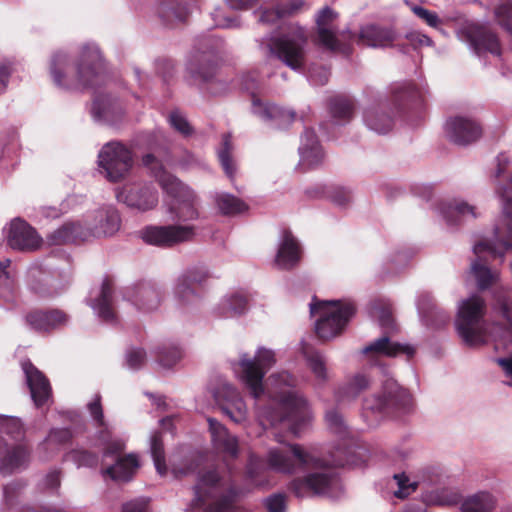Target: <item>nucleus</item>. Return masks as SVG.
<instances>
[{
	"label": "nucleus",
	"mask_w": 512,
	"mask_h": 512,
	"mask_svg": "<svg viewBox=\"0 0 512 512\" xmlns=\"http://www.w3.org/2000/svg\"><path fill=\"white\" fill-rule=\"evenodd\" d=\"M267 463L277 472L297 475L287 488L298 499L316 496L338 498L342 485L334 468L354 464L353 461L344 462L333 456H323L315 448L300 444L270 449Z\"/></svg>",
	"instance_id": "obj_1"
},
{
	"label": "nucleus",
	"mask_w": 512,
	"mask_h": 512,
	"mask_svg": "<svg viewBox=\"0 0 512 512\" xmlns=\"http://www.w3.org/2000/svg\"><path fill=\"white\" fill-rule=\"evenodd\" d=\"M496 161L495 177L498 179L497 194L502 212L494 223L492 238L478 241L473 246L476 259L471 263V272L480 289H487L499 280V272L486 265V257L500 258L503 262L505 254L512 249V174L507 177L508 184L504 185L509 158L506 154H499Z\"/></svg>",
	"instance_id": "obj_2"
},
{
	"label": "nucleus",
	"mask_w": 512,
	"mask_h": 512,
	"mask_svg": "<svg viewBox=\"0 0 512 512\" xmlns=\"http://www.w3.org/2000/svg\"><path fill=\"white\" fill-rule=\"evenodd\" d=\"M271 402L259 408L260 424L267 428L288 422L291 433L299 437L312 419L307 400L296 389V379L287 371L273 373L268 380Z\"/></svg>",
	"instance_id": "obj_3"
},
{
	"label": "nucleus",
	"mask_w": 512,
	"mask_h": 512,
	"mask_svg": "<svg viewBox=\"0 0 512 512\" xmlns=\"http://www.w3.org/2000/svg\"><path fill=\"white\" fill-rule=\"evenodd\" d=\"M102 57L98 46L87 43L82 46L79 59L75 66L64 50L53 52L48 60V73L53 84L64 90L83 87H94L103 76Z\"/></svg>",
	"instance_id": "obj_4"
},
{
	"label": "nucleus",
	"mask_w": 512,
	"mask_h": 512,
	"mask_svg": "<svg viewBox=\"0 0 512 512\" xmlns=\"http://www.w3.org/2000/svg\"><path fill=\"white\" fill-rule=\"evenodd\" d=\"M242 492L235 484L230 468H206L198 473L190 509L200 508L204 512H246L234 505L235 499Z\"/></svg>",
	"instance_id": "obj_5"
},
{
	"label": "nucleus",
	"mask_w": 512,
	"mask_h": 512,
	"mask_svg": "<svg viewBox=\"0 0 512 512\" xmlns=\"http://www.w3.org/2000/svg\"><path fill=\"white\" fill-rule=\"evenodd\" d=\"M142 162L150 169L162 190L171 198L167 203V211L172 219L181 222L198 219V198L195 193L177 177L167 172L153 154L145 155Z\"/></svg>",
	"instance_id": "obj_6"
},
{
	"label": "nucleus",
	"mask_w": 512,
	"mask_h": 512,
	"mask_svg": "<svg viewBox=\"0 0 512 512\" xmlns=\"http://www.w3.org/2000/svg\"><path fill=\"white\" fill-rule=\"evenodd\" d=\"M413 409L412 394L388 376L382 383L380 393L364 398L361 416L369 427H374L385 417L409 414Z\"/></svg>",
	"instance_id": "obj_7"
},
{
	"label": "nucleus",
	"mask_w": 512,
	"mask_h": 512,
	"mask_svg": "<svg viewBox=\"0 0 512 512\" xmlns=\"http://www.w3.org/2000/svg\"><path fill=\"white\" fill-rule=\"evenodd\" d=\"M222 41L207 39L189 56L186 71L195 83L206 85L208 93L220 96L229 90L227 82L215 79Z\"/></svg>",
	"instance_id": "obj_8"
},
{
	"label": "nucleus",
	"mask_w": 512,
	"mask_h": 512,
	"mask_svg": "<svg viewBox=\"0 0 512 512\" xmlns=\"http://www.w3.org/2000/svg\"><path fill=\"white\" fill-rule=\"evenodd\" d=\"M307 41L306 30L296 23H289L282 33L262 38L259 45L292 70L300 71L306 62Z\"/></svg>",
	"instance_id": "obj_9"
},
{
	"label": "nucleus",
	"mask_w": 512,
	"mask_h": 512,
	"mask_svg": "<svg viewBox=\"0 0 512 512\" xmlns=\"http://www.w3.org/2000/svg\"><path fill=\"white\" fill-rule=\"evenodd\" d=\"M312 316L318 315L315 330L322 340L339 336L354 316L356 308L351 301H319L309 304Z\"/></svg>",
	"instance_id": "obj_10"
},
{
	"label": "nucleus",
	"mask_w": 512,
	"mask_h": 512,
	"mask_svg": "<svg viewBox=\"0 0 512 512\" xmlns=\"http://www.w3.org/2000/svg\"><path fill=\"white\" fill-rule=\"evenodd\" d=\"M276 354L272 349L258 347L254 356L242 353L233 369L249 393L258 399L264 393L263 379L276 364Z\"/></svg>",
	"instance_id": "obj_11"
},
{
	"label": "nucleus",
	"mask_w": 512,
	"mask_h": 512,
	"mask_svg": "<svg viewBox=\"0 0 512 512\" xmlns=\"http://www.w3.org/2000/svg\"><path fill=\"white\" fill-rule=\"evenodd\" d=\"M485 302L473 295L462 300L458 306L455 326L463 342L468 346H478L486 341Z\"/></svg>",
	"instance_id": "obj_12"
},
{
	"label": "nucleus",
	"mask_w": 512,
	"mask_h": 512,
	"mask_svg": "<svg viewBox=\"0 0 512 512\" xmlns=\"http://www.w3.org/2000/svg\"><path fill=\"white\" fill-rule=\"evenodd\" d=\"M100 173L110 182L124 179L133 166L132 152L122 143H106L98 154Z\"/></svg>",
	"instance_id": "obj_13"
},
{
	"label": "nucleus",
	"mask_w": 512,
	"mask_h": 512,
	"mask_svg": "<svg viewBox=\"0 0 512 512\" xmlns=\"http://www.w3.org/2000/svg\"><path fill=\"white\" fill-rule=\"evenodd\" d=\"M140 238L148 245L170 248L191 241L195 228L191 225H147L139 231Z\"/></svg>",
	"instance_id": "obj_14"
},
{
	"label": "nucleus",
	"mask_w": 512,
	"mask_h": 512,
	"mask_svg": "<svg viewBox=\"0 0 512 512\" xmlns=\"http://www.w3.org/2000/svg\"><path fill=\"white\" fill-rule=\"evenodd\" d=\"M117 200L129 209L146 213L154 210L159 204L157 188L149 182H134L122 186L116 192Z\"/></svg>",
	"instance_id": "obj_15"
},
{
	"label": "nucleus",
	"mask_w": 512,
	"mask_h": 512,
	"mask_svg": "<svg viewBox=\"0 0 512 512\" xmlns=\"http://www.w3.org/2000/svg\"><path fill=\"white\" fill-rule=\"evenodd\" d=\"M437 211L445 224L450 228H458L480 218V209L463 198L442 200L438 203Z\"/></svg>",
	"instance_id": "obj_16"
},
{
	"label": "nucleus",
	"mask_w": 512,
	"mask_h": 512,
	"mask_svg": "<svg viewBox=\"0 0 512 512\" xmlns=\"http://www.w3.org/2000/svg\"><path fill=\"white\" fill-rule=\"evenodd\" d=\"M210 278V272L204 265H196L183 271L176 279L174 295L183 304H192L200 300L201 294L196 286H201Z\"/></svg>",
	"instance_id": "obj_17"
},
{
	"label": "nucleus",
	"mask_w": 512,
	"mask_h": 512,
	"mask_svg": "<svg viewBox=\"0 0 512 512\" xmlns=\"http://www.w3.org/2000/svg\"><path fill=\"white\" fill-rule=\"evenodd\" d=\"M251 111L261 121L278 130L288 129L297 118L293 109L264 102L258 96H253Z\"/></svg>",
	"instance_id": "obj_18"
},
{
	"label": "nucleus",
	"mask_w": 512,
	"mask_h": 512,
	"mask_svg": "<svg viewBox=\"0 0 512 512\" xmlns=\"http://www.w3.org/2000/svg\"><path fill=\"white\" fill-rule=\"evenodd\" d=\"M446 137L456 145L467 146L482 136L480 123L469 116L457 115L449 117L444 125Z\"/></svg>",
	"instance_id": "obj_19"
},
{
	"label": "nucleus",
	"mask_w": 512,
	"mask_h": 512,
	"mask_svg": "<svg viewBox=\"0 0 512 512\" xmlns=\"http://www.w3.org/2000/svg\"><path fill=\"white\" fill-rule=\"evenodd\" d=\"M31 449L25 442L0 444V474L9 476L28 468Z\"/></svg>",
	"instance_id": "obj_20"
},
{
	"label": "nucleus",
	"mask_w": 512,
	"mask_h": 512,
	"mask_svg": "<svg viewBox=\"0 0 512 512\" xmlns=\"http://www.w3.org/2000/svg\"><path fill=\"white\" fill-rule=\"evenodd\" d=\"M91 237L111 236L121 224L120 215L113 206H104L85 218Z\"/></svg>",
	"instance_id": "obj_21"
},
{
	"label": "nucleus",
	"mask_w": 512,
	"mask_h": 512,
	"mask_svg": "<svg viewBox=\"0 0 512 512\" xmlns=\"http://www.w3.org/2000/svg\"><path fill=\"white\" fill-rule=\"evenodd\" d=\"M215 400L222 406L223 412L235 423L247 419L248 410L239 392L228 383H223L214 393Z\"/></svg>",
	"instance_id": "obj_22"
},
{
	"label": "nucleus",
	"mask_w": 512,
	"mask_h": 512,
	"mask_svg": "<svg viewBox=\"0 0 512 512\" xmlns=\"http://www.w3.org/2000/svg\"><path fill=\"white\" fill-rule=\"evenodd\" d=\"M7 240L12 249L21 251L35 250L42 242L36 230L27 222L18 218L11 221Z\"/></svg>",
	"instance_id": "obj_23"
},
{
	"label": "nucleus",
	"mask_w": 512,
	"mask_h": 512,
	"mask_svg": "<svg viewBox=\"0 0 512 512\" xmlns=\"http://www.w3.org/2000/svg\"><path fill=\"white\" fill-rule=\"evenodd\" d=\"M207 422L213 449L224 457L236 458L239 454L238 438L215 418L208 417Z\"/></svg>",
	"instance_id": "obj_24"
},
{
	"label": "nucleus",
	"mask_w": 512,
	"mask_h": 512,
	"mask_svg": "<svg viewBox=\"0 0 512 512\" xmlns=\"http://www.w3.org/2000/svg\"><path fill=\"white\" fill-rule=\"evenodd\" d=\"M88 304L102 321L109 324L116 322L111 280L104 279L101 287L90 293Z\"/></svg>",
	"instance_id": "obj_25"
},
{
	"label": "nucleus",
	"mask_w": 512,
	"mask_h": 512,
	"mask_svg": "<svg viewBox=\"0 0 512 512\" xmlns=\"http://www.w3.org/2000/svg\"><path fill=\"white\" fill-rule=\"evenodd\" d=\"M90 238V230L86 220L67 221L53 230L46 237L50 245H65L86 241Z\"/></svg>",
	"instance_id": "obj_26"
},
{
	"label": "nucleus",
	"mask_w": 512,
	"mask_h": 512,
	"mask_svg": "<svg viewBox=\"0 0 512 512\" xmlns=\"http://www.w3.org/2000/svg\"><path fill=\"white\" fill-rule=\"evenodd\" d=\"M398 33L393 26L376 23L366 24L359 31V41L372 48L391 47L397 40Z\"/></svg>",
	"instance_id": "obj_27"
},
{
	"label": "nucleus",
	"mask_w": 512,
	"mask_h": 512,
	"mask_svg": "<svg viewBox=\"0 0 512 512\" xmlns=\"http://www.w3.org/2000/svg\"><path fill=\"white\" fill-rule=\"evenodd\" d=\"M21 366L35 405L39 407L45 404L51 396L49 380L30 361H23Z\"/></svg>",
	"instance_id": "obj_28"
},
{
	"label": "nucleus",
	"mask_w": 512,
	"mask_h": 512,
	"mask_svg": "<svg viewBox=\"0 0 512 512\" xmlns=\"http://www.w3.org/2000/svg\"><path fill=\"white\" fill-rule=\"evenodd\" d=\"M27 325L37 332H50L67 325L69 316L62 310H36L25 317Z\"/></svg>",
	"instance_id": "obj_29"
},
{
	"label": "nucleus",
	"mask_w": 512,
	"mask_h": 512,
	"mask_svg": "<svg viewBox=\"0 0 512 512\" xmlns=\"http://www.w3.org/2000/svg\"><path fill=\"white\" fill-rule=\"evenodd\" d=\"M469 43L478 57L486 53L501 55V46L497 35L486 26H475L469 31Z\"/></svg>",
	"instance_id": "obj_30"
},
{
	"label": "nucleus",
	"mask_w": 512,
	"mask_h": 512,
	"mask_svg": "<svg viewBox=\"0 0 512 512\" xmlns=\"http://www.w3.org/2000/svg\"><path fill=\"white\" fill-rule=\"evenodd\" d=\"M361 353L371 359L379 356L396 357L400 354H405L408 357H412L415 353V350L409 345L393 342L385 333L383 336L375 339L363 347L361 349Z\"/></svg>",
	"instance_id": "obj_31"
},
{
	"label": "nucleus",
	"mask_w": 512,
	"mask_h": 512,
	"mask_svg": "<svg viewBox=\"0 0 512 512\" xmlns=\"http://www.w3.org/2000/svg\"><path fill=\"white\" fill-rule=\"evenodd\" d=\"M337 14L330 9L325 7L321 9L316 18L317 24V43L329 50H337L339 48V42L336 37V28L334 26V20Z\"/></svg>",
	"instance_id": "obj_32"
},
{
	"label": "nucleus",
	"mask_w": 512,
	"mask_h": 512,
	"mask_svg": "<svg viewBox=\"0 0 512 512\" xmlns=\"http://www.w3.org/2000/svg\"><path fill=\"white\" fill-rule=\"evenodd\" d=\"M363 121L369 130L377 134H387L394 126L393 114L383 103L367 107L363 113Z\"/></svg>",
	"instance_id": "obj_33"
},
{
	"label": "nucleus",
	"mask_w": 512,
	"mask_h": 512,
	"mask_svg": "<svg viewBox=\"0 0 512 512\" xmlns=\"http://www.w3.org/2000/svg\"><path fill=\"white\" fill-rule=\"evenodd\" d=\"M122 114L121 104L111 94L100 92L95 96L92 106V115L95 120L114 124Z\"/></svg>",
	"instance_id": "obj_34"
},
{
	"label": "nucleus",
	"mask_w": 512,
	"mask_h": 512,
	"mask_svg": "<svg viewBox=\"0 0 512 512\" xmlns=\"http://www.w3.org/2000/svg\"><path fill=\"white\" fill-rule=\"evenodd\" d=\"M196 0H165L157 7V14L165 25L184 22Z\"/></svg>",
	"instance_id": "obj_35"
},
{
	"label": "nucleus",
	"mask_w": 512,
	"mask_h": 512,
	"mask_svg": "<svg viewBox=\"0 0 512 512\" xmlns=\"http://www.w3.org/2000/svg\"><path fill=\"white\" fill-rule=\"evenodd\" d=\"M301 258V248L296 238L289 231H284L276 254V265L281 269H291Z\"/></svg>",
	"instance_id": "obj_36"
},
{
	"label": "nucleus",
	"mask_w": 512,
	"mask_h": 512,
	"mask_svg": "<svg viewBox=\"0 0 512 512\" xmlns=\"http://www.w3.org/2000/svg\"><path fill=\"white\" fill-rule=\"evenodd\" d=\"M416 304L419 316L427 326L438 327L446 324L450 319L445 311L437 307L429 292H420Z\"/></svg>",
	"instance_id": "obj_37"
},
{
	"label": "nucleus",
	"mask_w": 512,
	"mask_h": 512,
	"mask_svg": "<svg viewBox=\"0 0 512 512\" xmlns=\"http://www.w3.org/2000/svg\"><path fill=\"white\" fill-rule=\"evenodd\" d=\"M303 5V0H288L282 3L262 6L259 10L255 11V15L260 23L273 24L286 16L298 12Z\"/></svg>",
	"instance_id": "obj_38"
},
{
	"label": "nucleus",
	"mask_w": 512,
	"mask_h": 512,
	"mask_svg": "<svg viewBox=\"0 0 512 512\" xmlns=\"http://www.w3.org/2000/svg\"><path fill=\"white\" fill-rule=\"evenodd\" d=\"M248 308L247 295L242 292H232L221 298L214 308V313L219 318L228 319L245 314Z\"/></svg>",
	"instance_id": "obj_39"
},
{
	"label": "nucleus",
	"mask_w": 512,
	"mask_h": 512,
	"mask_svg": "<svg viewBox=\"0 0 512 512\" xmlns=\"http://www.w3.org/2000/svg\"><path fill=\"white\" fill-rule=\"evenodd\" d=\"M370 379L363 373L353 375L344 385L339 386L334 398L338 406H344L355 401L358 396L370 387Z\"/></svg>",
	"instance_id": "obj_40"
},
{
	"label": "nucleus",
	"mask_w": 512,
	"mask_h": 512,
	"mask_svg": "<svg viewBox=\"0 0 512 512\" xmlns=\"http://www.w3.org/2000/svg\"><path fill=\"white\" fill-rule=\"evenodd\" d=\"M497 497L487 490H481L466 496L460 505L461 512H494Z\"/></svg>",
	"instance_id": "obj_41"
},
{
	"label": "nucleus",
	"mask_w": 512,
	"mask_h": 512,
	"mask_svg": "<svg viewBox=\"0 0 512 512\" xmlns=\"http://www.w3.org/2000/svg\"><path fill=\"white\" fill-rule=\"evenodd\" d=\"M140 464L136 454L119 457L114 465L105 469L104 473L113 480L127 482L133 478Z\"/></svg>",
	"instance_id": "obj_42"
},
{
	"label": "nucleus",
	"mask_w": 512,
	"mask_h": 512,
	"mask_svg": "<svg viewBox=\"0 0 512 512\" xmlns=\"http://www.w3.org/2000/svg\"><path fill=\"white\" fill-rule=\"evenodd\" d=\"M130 300L137 309L150 312L158 308L161 302V293L151 284H141L135 289Z\"/></svg>",
	"instance_id": "obj_43"
},
{
	"label": "nucleus",
	"mask_w": 512,
	"mask_h": 512,
	"mask_svg": "<svg viewBox=\"0 0 512 512\" xmlns=\"http://www.w3.org/2000/svg\"><path fill=\"white\" fill-rule=\"evenodd\" d=\"M72 433L67 428L52 429L45 440L39 445V451L43 461H48L56 455L60 447L68 443Z\"/></svg>",
	"instance_id": "obj_44"
},
{
	"label": "nucleus",
	"mask_w": 512,
	"mask_h": 512,
	"mask_svg": "<svg viewBox=\"0 0 512 512\" xmlns=\"http://www.w3.org/2000/svg\"><path fill=\"white\" fill-rule=\"evenodd\" d=\"M245 484L247 486V491L255 488L262 489L271 486L263 463L255 456H250L246 465Z\"/></svg>",
	"instance_id": "obj_45"
},
{
	"label": "nucleus",
	"mask_w": 512,
	"mask_h": 512,
	"mask_svg": "<svg viewBox=\"0 0 512 512\" xmlns=\"http://www.w3.org/2000/svg\"><path fill=\"white\" fill-rule=\"evenodd\" d=\"M303 355L317 385H325L329 380L326 357L321 352L308 347L303 348Z\"/></svg>",
	"instance_id": "obj_46"
},
{
	"label": "nucleus",
	"mask_w": 512,
	"mask_h": 512,
	"mask_svg": "<svg viewBox=\"0 0 512 512\" xmlns=\"http://www.w3.org/2000/svg\"><path fill=\"white\" fill-rule=\"evenodd\" d=\"M328 106L335 124L343 125L351 121L355 110V104L351 98L343 95L333 96Z\"/></svg>",
	"instance_id": "obj_47"
},
{
	"label": "nucleus",
	"mask_w": 512,
	"mask_h": 512,
	"mask_svg": "<svg viewBox=\"0 0 512 512\" xmlns=\"http://www.w3.org/2000/svg\"><path fill=\"white\" fill-rule=\"evenodd\" d=\"M458 491L452 488L427 489L422 493V501L429 506H452L459 502Z\"/></svg>",
	"instance_id": "obj_48"
},
{
	"label": "nucleus",
	"mask_w": 512,
	"mask_h": 512,
	"mask_svg": "<svg viewBox=\"0 0 512 512\" xmlns=\"http://www.w3.org/2000/svg\"><path fill=\"white\" fill-rule=\"evenodd\" d=\"M11 260L0 261V303L14 302L17 291V282L14 273L10 270Z\"/></svg>",
	"instance_id": "obj_49"
},
{
	"label": "nucleus",
	"mask_w": 512,
	"mask_h": 512,
	"mask_svg": "<svg viewBox=\"0 0 512 512\" xmlns=\"http://www.w3.org/2000/svg\"><path fill=\"white\" fill-rule=\"evenodd\" d=\"M215 202L219 211L224 215H237L248 209L245 202L229 193H218Z\"/></svg>",
	"instance_id": "obj_50"
},
{
	"label": "nucleus",
	"mask_w": 512,
	"mask_h": 512,
	"mask_svg": "<svg viewBox=\"0 0 512 512\" xmlns=\"http://www.w3.org/2000/svg\"><path fill=\"white\" fill-rule=\"evenodd\" d=\"M97 438L104 446V457L117 455L125 449V440L113 437L110 426L97 430Z\"/></svg>",
	"instance_id": "obj_51"
},
{
	"label": "nucleus",
	"mask_w": 512,
	"mask_h": 512,
	"mask_svg": "<svg viewBox=\"0 0 512 512\" xmlns=\"http://www.w3.org/2000/svg\"><path fill=\"white\" fill-rule=\"evenodd\" d=\"M24 428L21 420L14 416L0 414V437L7 436L11 440L20 441L24 438ZM0 444H3L0 442Z\"/></svg>",
	"instance_id": "obj_52"
},
{
	"label": "nucleus",
	"mask_w": 512,
	"mask_h": 512,
	"mask_svg": "<svg viewBox=\"0 0 512 512\" xmlns=\"http://www.w3.org/2000/svg\"><path fill=\"white\" fill-rule=\"evenodd\" d=\"M157 362L164 368H171L183 357V352L177 345H161L156 350Z\"/></svg>",
	"instance_id": "obj_53"
},
{
	"label": "nucleus",
	"mask_w": 512,
	"mask_h": 512,
	"mask_svg": "<svg viewBox=\"0 0 512 512\" xmlns=\"http://www.w3.org/2000/svg\"><path fill=\"white\" fill-rule=\"evenodd\" d=\"M231 149V137L225 134L222 139V146L218 151V158L227 177L233 180L236 174V165L231 157Z\"/></svg>",
	"instance_id": "obj_54"
},
{
	"label": "nucleus",
	"mask_w": 512,
	"mask_h": 512,
	"mask_svg": "<svg viewBox=\"0 0 512 512\" xmlns=\"http://www.w3.org/2000/svg\"><path fill=\"white\" fill-rule=\"evenodd\" d=\"M150 452L157 472L160 475H164L167 467L165 464L163 441L159 432L153 433L150 437Z\"/></svg>",
	"instance_id": "obj_55"
},
{
	"label": "nucleus",
	"mask_w": 512,
	"mask_h": 512,
	"mask_svg": "<svg viewBox=\"0 0 512 512\" xmlns=\"http://www.w3.org/2000/svg\"><path fill=\"white\" fill-rule=\"evenodd\" d=\"M392 100L397 107H401L405 102L416 101L420 98V92L411 83H401L393 88Z\"/></svg>",
	"instance_id": "obj_56"
},
{
	"label": "nucleus",
	"mask_w": 512,
	"mask_h": 512,
	"mask_svg": "<svg viewBox=\"0 0 512 512\" xmlns=\"http://www.w3.org/2000/svg\"><path fill=\"white\" fill-rule=\"evenodd\" d=\"M494 297L507 326L512 328V290L500 287L495 291Z\"/></svg>",
	"instance_id": "obj_57"
},
{
	"label": "nucleus",
	"mask_w": 512,
	"mask_h": 512,
	"mask_svg": "<svg viewBox=\"0 0 512 512\" xmlns=\"http://www.w3.org/2000/svg\"><path fill=\"white\" fill-rule=\"evenodd\" d=\"M26 487L24 480H15L3 487V506L11 510L16 507L21 492Z\"/></svg>",
	"instance_id": "obj_58"
},
{
	"label": "nucleus",
	"mask_w": 512,
	"mask_h": 512,
	"mask_svg": "<svg viewBox=\"0 0 512 512\" xmlns=\"http://www.w3.org/2000/svg\"><path fill=\"white\" fill-rule=\"evenodd\" d=\"M64 461H72L78 468L94 467L98 463V456L84 449H73L64 455Z\"/></svg>",
	"instance_id": "obj_59"
},
{
	"label": "nucleus",
	"mask_w": 512,
	"mask_h": 512,
	"mask_svg": "<svg viewBox=\"0 0 512 512\" xmlns=\"http://www.w3.org/2000/svg\"><path fill=\"white\" fill-rule=\"evenodd\" d=\"M62 470L53 468L39 480L37 487L40 491L49 494H58L61 486Z\"/></svg>",
	"instance_id": "obj_60"
},
{
	"label": "nucleus",
	"mask_w": 512,
	"mask_h": 512,
	"mask_svg": "<svg viewBox=\"0 0 512 512\" xmlns=\"http://www.w3.org/2000/svg\"><path fill=\"white\" fill-rule=\"evenodd\" d=\"M393 481L397 485V489L393 491L395 497L405 499L414 493L418 488V482L412 481L405 473H397L393 475Z\"/></svg>",
	"instance_id": "obj_61"
},
{
	"label": "nucleus",
	"mask_w": 512,
	"mask_h": 512,
	"mask_svg": "<svg viewBox=\"0 0 512 512\" xmlns=\"http://www.w3.org/2000/svg\"><path fill=\"white\" fill-rule=\"evenodd\" d=\"M405 4L410 8L416 17H418L428 26L435 29L441 26L442 20L439 18L436 12L428 10L423 6L415 4L409 0H405Z\"/></svg>",
	"instance_id": "obj_62"
},
{
	"label": "nucleus",
	"mask_w": 512,
	"mask_h": 512,
	"mask_svg": "<svg viewBox=\"0 0 512 512\" xmlns=\"http://www.w3.org/2000/svg\"><path fill=\"white\" fill-rule=\"evenodd\" d=\"M325 420L329 429L336 435L346 436L348 427L346 425L343 415L339 412L338 408H330L326 411Z\"/></svg>",
	"instance_id": "obj_63"
},
{
	"label": "nucleus",
	"mask_w": 512,
	"mask_h": 512,
	"mask_svg": "<svg viewBox=\"0 0 512 512\" xmlns=\"http://www.w3.org/2000/svg\"><path fill=\"white\" fill-rule=\"evenodd\" d=\"M498 24L512 34V1H502L494 11Z\"/></svg>",
	"instance_id": "obj_64"
}]
</instances>
